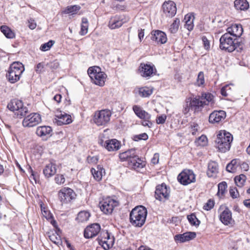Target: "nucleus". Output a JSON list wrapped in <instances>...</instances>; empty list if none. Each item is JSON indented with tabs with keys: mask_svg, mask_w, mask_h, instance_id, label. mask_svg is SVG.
<instances>
[{
	"mask_svg": "<svg viewBox=\"0 0 250 250\" xmlns=\"http://www.w3.org/2000/svg\"><path fill=\"white\" fill-rule=\"evenodd\" d=\"M214 104L213 96L211 93H203L201 95L190 98L189 106L185 110L188 112L191 109L194 112H199L202 111L205 105H212Z\"/></svg>",
	"mask_w": 250,
	"mask_h": 250,
	"instance_id": "f257e3e1",
	"label": "nucleus"
},
{
	"mask_svg": "<svg viewBox=\"0 0 250 250\" xmlns=\"http://www.w3.org/2000/svg\"><path fill=\"white\" fill-rule=\"evenodd\" d=\"M119 157L121 161H127L128 167L131 169L137 170L145 166L144 162L136 155L133 149L120 153Z\"/></svg>",
	"mask_w": 250,
	"mask_h": 250,
	"instance_id": "f03ea898",
	"label": "nucleus"
},
{
	"mask_svg": "<svg viewBox=\"0 0 250 250\" xmlns=\"http://www.w3.org/2000/svg\"><path fill=\"white\" fill-rule=\"evenodd\" d=\"M147 214V209L145 207L137 206L130 213V223L134 227H141L146 222Z\"/></svg>",
	"mask_w": 250,
	"mask_h": 250,
	"instance_id": "7ed1b4c3",
	"label": "nucleus"
},
{
	"mask_svg": "<svg viewBox=\"0 0 250 250\" xmlns=\"http://www.w3.org/2000/svg\"><path fill=\"white\" fill-rule=\"evenodd\" d=\"M232 140L233 137L230 133L221 130L215 141L216 147L220 152H226L229 150Z\"/></svg>",
	"mask_w": 250,
	"mask_h": 250,
	"instance_id": "20e7f679",
	"label": "nucleus"
},
{
	"mask_svg": "<svg viewBox=\"0 0 250 250\" xmlns=\"http://www.w3.org/2000/svg\"><path fill=\"white\" fill-rule=\"evenodd\" d=\"M24 71V67L22 63L14 62L8 68L6 75V78L10 83H14L20 80Z\"/></svg>",
	"mask_w": 250,
	"mask_h": 250,
	"instance_id": "39448f33",
	"label": "nucleus"
},
{
	"mask_svg": "<svg viewBox=\"0 0 250 250\" xmlns=\"http://www.w3.org/2000/svg\"><path fill=\"white\" fill-rule=\"evenodd\" d=\"M87 73L94 84L100 86L104 85L107 75L101 71L100 67L97 66L90 67L88 69Z\"/></svg>",
	"mask_w": 250,
	"mask_h": 250,
	"instance_id": "423d86ee",
	"label": "nucleus"
},
{
	"mask_svg": "<svg viewBox=\"0 0 250 250\" xmlns=\"http://www.w3.org/2000/svg\"><path fill=\"white\" fill-rule=\"evenodd\" d=\"M119 205L118 201L110 197L103 198L100 201L99 206L101 210L105 214H110L112 213L114 208Z\"/></svg>",
	"mask_w": 250,
	"mask_h": 250,
	"instance_id": "0eeeda50",
	"label": "nucleus"
},
{
	"mask_svg": "<svg viewBox=\"0 0 250 250\" xmlns=\"http://www.w3.org/2000/svg\"><path fill=\"white\" fill-rule=\"evenodd\" d=\"M235 41V39L225 33L220 39V48L231 52L237 48V43Z\"/></svg>",
	"mask_w": 250,
	"mask_h": 250,
	"instance_id": "6e6552de",
	"label": "nucleus"
},
{
	"mask_svg": "<svg viewBox=\"0 0 250 250\" xmlns=\"http://www.w3.org/2000/svg\"><path fill=\"white\" fill-rule=\"evenodd\" d=\"M132 109L136 115L141 119L142 125L148 127L152 126V123L151 122V115L149 113L138 105H133Z\"/></svg>",
	"mask_w": 250,
	"mask_h": 250,
	"instance_id": "1a4fd4ad",
	"label": "nucleus"
},
{
	"mask_svg": "<svg viewBox=\"0 0 250 250\" xmlns=\"http://www.w3.org/2000/svg\"><path fill=\"white\" fill-rule=\"evenodd\" d=\"M111 114L108 109L97 111L94 114V122L98 126H104L109 122Z\"/></svg>",
	"mask_w": 250,
	"mask_h": 250,
	"instance_id": "9d476101",
	"label": "nucleus"
},
{
	"mask_svg": "<svg viewBox=\"0 0 250 250\" xmlns=\"http://www.w3.org/2000/svg\"><path fill=\"white\" fill-rule=\"evenodd\" d=\"M7 108L13 112L16 111L15 114L20 117L25 116L28 111L27 107L23 106L21 101L16 99L12 100L8 104Z\"/></svg>",
	"mask_w": 250,
	"mask_h": 250,
	"instance_id": "9b49d317",
	"label": "nucleus"
},
{
	"mask_svg": "<svg viewBox=\"0 0 250 250\" xmlns=\"http://www.w3.org/2000/svg\"><path fill=\"white\" fill-rule=\"evenodd\" d=\"M138 71L142 77L147 79L154 76L157 71L153 64L143 62L140 63Z\"/></svg>",
	"mask_w": 250,
	"mask_h": 250,
	"instance_id": "f8f14e48",
	"label": "nucleus"
},
{
	"mask_svg": "<svg viewBox=\"0 0 250 250\" xmlns=\"http://www.w3.org/2000/svg\"><path fill=\"white\" fill-rule=\"evenodd\" d=\"M178 181L184 186L188 185L195 181V175L191 170L185 169L178 176Z\"/></svg>",
	"mask_w": 250,
	"mask_h": 250,
	"instance_id": "ddd939ff",
	"label": "nucleus"
},
{
	"mask_svg": "<svg viewBox=\"0 0 250 250\" xmlns=\"http://www.w3.org/2000/svg\"><path fill=\"white\" fill-rule=\"evenodd\" d=\"M99 243L105 250H108L114 243V237L107 231H104L99 238Z\"/></svg>",
	"mask_w": 250,
	"mask_h": 250,
	"instance_id": "4468645a",
	"label": "nucleus"
},
{
	"mask_svg": "<svg viewBox=\"0 0 250 250\" xmlns=\"http://www.w3.org/2000/svg\"><path fill=\"white\" fill-rule=\"evenodd\" d=\"M41 121V117L39 114L32 113L24 118L22 125L24 127H31L38 125Z\"/></svg>",
	"mask_w": 250,
	"mask_h": 250,
	"instance_id": "2eb2a0df",
	"label": "nucleus"
},
{
	"mask_svg": "<svg viewBox=\"0 0 250 250\" xmlns=\"http://www.w3.org/2000/svg\"><path fill=\"white\" fill-rule=\"evenodd\" d=\"M162 10L163 14L166 17L172 18L177 12L176 4L172 0L166 1L162 5Z\"/></svg>",
	"mask_w": 250,
	"mask_h": 250,
	"instance_id": "dca6fc26",
	"label": "nucleus"
},
{
	"mask_svg": "<svg viewBox=\"0 0 250 250\" xmlns=\"http://www.w3.org/2000/svg\"><path fill=\"white\" fill-rule=\"evenodd\" d=\"M59 196L62 203H67L75 198L76 194L72 188H62L59 192Z\"/></svg>",
	"mask_w": 250,
	"mask_h": 250,
	"instance_id": "f3484780",
	"label": "nucleus"
},
{
	"mask_svg": "<svg viewBox=\"0 0 250 250\" xmlns=\"http://www.w3.org/2000/svg\"><path fill=\"white\" fill-rule=\"evenodd\" d=\"M226 117V112L223 110H215L210 114L208 118L209 123L212 124H219L222 122Z\"/></svg>",
	"mask_w": 250,
	"mask_h": 250,
	"instance_id": "a211bd4d",
	"label": "nucleus"
},
{
	"mask_svg": "<svg viewBox=\"0 0 250 250\" xmlns=\"http://www.w3.org/2000/svg\"><path fill=\"white\" fill-rule=\"evenodd\" d=\"M55 120L59 125L69 124L72 122L71 116L61 111H58L56 113Z\"/></svg>",
	"mask_w": 250,
	"mask_h": 250,
	"instance_id": "6ab92c4d",
	"label": "nucleus"
},
{
	"mask_svg": "<svg viewBox=\"0 0 250 250\" xmlns=\"http://www.w3.org/2000/svg\"><path fill=\"white\" fill-rule=\"evenodd\" d=\"M101 230L99 224L94 223L87 226L84 231V236L86 238H91L96 236Z\"/></svg>",
	"mask_w": 250,
	"mask_h": 250,
	"instance_id": "aec40b11",
	"label": "nucleus"
},
{
	"mask_svg": "<svg viewBox=\"0 0 250 250\" xmlns=\"http://www.w3.org/2000/svg\"><path fill=\"white\" fill-rule=\"evenodd\" d=\"M99 143L109 151H117L121 146L120 142L115 139L108 140L105 142L101 140Z\"/></svg>",
	"mask_w": 250,
	"mask_h": 250,
	"instance_id": "412c9836",
	"label": "nucleus"
},
{
	"mask_svg": "<svg viewBox=\"0 0 250 250\" xmlns=\"http://www.w3.org/2000/svg\"><path fill=\"white\" fill-rule=\"evenodd\" d=\"M243 32V29L241 24H233L227 29V34L232 37L236 40L237 38L240 37Z\"/></svg>",
	"mask_w": 250,
	"mask_h": 250,
	"instance_id": "4be33fe9",
	"label": "nucleus"
},
{
	"mask_svg": "<svg viewBox=\"0 0 250 250\" xmlns=\"http://www.w3.org/2000/svg\"><path fill=\"white\" fill-rule=\"evenodd\" d=\"M196 236V234L194 232H187L175 235L174 239L175 241L177 243H184L193 239Z\"/></svg>",
	"mask_w": 250,
	"mask_h": 250,
	"instance_id": "5701e85b",
	"label": "nucleus"
},
{
	"mask_svg": "<svg viewBox=\"0 0 250 250\" xmlns=\"http://www.w3.org/2000/svg\"><path fill=\"white\" fill-rule=\"evenodd\" d=\"M151 39L158 43L164 44L167 41L166 34L160 30L153 31L151 33Z\"/></svg>",
	"mask_w": 250,
	"mask_h": 250,
	"instance_id": "b1692460",
	"label": "nucleus"
},
{
	"mask_svg": "<svg viewBox=\"0 0 250 250\" xmlns=\"http://www.w3.org/2000/svg\"><path fill=\"white\" fill-rule=\"evenodd\" d=\"M220 221L225 225L231 224L233 220L232 218V213L228 208H226L220 214Z\"/></svg>",
	"mask_w": 250,
	"mask_h": 250,
	"instance_id": "393cba45",
	"label": "nucleus"
},
{
	"mask_svg": "<svg viewBox=\"0 0 250 250\" xmlns=\"http://www.w3.org/2000/svg\"><path fill=\"white\" fill-rule=\"evenodd\" d=\"M169 191L167 188H156L155 192V196L157 200L163 201L168 198Z\"/></svg>",
	"mask_w": 250,
	"mask_h": 250,
	"instance_id": "a878e982",
	"label": "nucleus"
},
{
	"mask_svg": "<svg viewBox=\"0 0 250 250\" xmlns=\"http://www.w3.org/2000/svg\"><path fill=\"white\" fill-rule=\"evenodd\" d=\"M91 172L94 179L99 181L102 179L103 174L105 173V170L101 166L98 165L96 168L91 169Z\"/></svg>",
	"mask_w": 250,
	"mask_h": 250,
	"instance_id": "bb28decb",
	"label": "nucleus"
},
{
	"mask_svg": "<svg viewBox=\"0 0 250 250\" xmlns=\"http://www.w3.org/2000/svg\"><path fill=\"white\" fill-rule=\"evenodd\" d=\"M52 131V129L49 126H41L37 127L36 134L40 137L50 136Z\"/></svg>",
	"mask_w": 250,
	"mask_h": 250,
	"instance_id": "cd10ccee",
	"label": "nucleus"
},
{
	"mask_svg": "<svg viewBox=\"0 0 250 250\" xmlns=\"http://www.w3.org/2000/svg\"><path fill=\"white\" fill-rule=\"evenodd\" d=\"M56 165L50 163L45 166L43 172L46 177L49 178L54 175L56 173Z\"/></svg>",
	"mask_w": 250,
	"mask_h": 250,
	"instance_id": "c85d7f7f",
	"label": "nucleus"
},
{
	"mask_svg": "<svg viewBox=\"0 0 250 250\" xmlns=\"http://www.w3.org/2000/svg\"><path fill=\"white\" fill-rule=\"evenodd\" d=\"M218 173V165L213 161L210 162L208 165L207 175L208 177H213L216 176Z\"/></svg>",
	"mask_w": 250,
	"mask_h": 250,
	"instance_id": "c756f323",
	"label": "nucleus"
},
{
	"mask_svg": "<svg viewBox=\"0 0 250 250\" xmlns=\"http://www.w3.org/2000/svg\"><path fill=\"white\" fill-rule=\"evenodd\" d=\"M123 22L118 17L115 16L111 18L108 22V27L111 29H114L122 26Z\"/></svg>",
	"mask_w": 250,
	"mask_h": 250,
	"instance_id": "7c9ffc66",
	"label": "nucleus"
},
{
	"mask_svg": "<svg viewBox=\"0 0 250 250\" xmlns=\"http://www.w3.org/2000/svg\"><path fill=\"white\" fill-rule=\"evenodd\" d=\"M60 231L55 230V232H48V236L49 239L54 244L59 245L62 244V240L61 236H60L59 232Z\"/></svg>",
	"mask_w": 250,
	"mask_h": 250,
	"instance_id": "2f4dec72",
	"label": "nucleus"
},
{
	"mask_svg": "<svg viewBox=\"0 0 250 250\" xmlns=\"http://www.w3.org/2000/svg\"><path fill=\"white\" fill-rule=\"evenodd\" d=\"M235 8L239 10H246L249 7V4L247 0H235L234 1Z\"/></svg>",
	"mask_w": 250,
	"mask_h": 250,
	"instance_id": "473e14b6",
	"label": "nucleus"
},
{
	"mask_svg": "<svg viewBox=\"0 0 250 250\" xmlns=\"http://www.w3.org/2000/svg\"><path fill=\"white\" fill-rule=\"evenodd\" d=\"M90 216L89 212L85 210L81 211L78 214L76 220L79 223H83L88 221Z\"/></svg>",
	"mask_w": 250,
	"mask_h": 250,
	"instance_id": "72a5a7b5",
	"label": "nucleus"
},
{
	"mask_svg": "<svg viewBox=\"0 0 250 250\" xmlns=\"http://www.w3.org/2000/svg\"><path fill=\"white\" fill-rule=\"evenodd\" d=\"M0 31L7 38L13 39L15 37L14 32L6 25L1 26Z\"/></svg>",
	"mask_w": 250,
	"mask_h": 250,
	"instance_id": "f704fd0d",
	"label": "nucleus"
},
{
	"mask_svg": "<svg viewBox=\"0 0 250 250\" xmlns=\"http://www.w3.org/2000/svg\"><path fill=\"white\" fill-rule=\"evenodd\" d=\"M238 160L237 159L232 160L226 167V170L231 173L235 172L239 167Z\"/></svg>",
	"mask_w": 250,
	"mask_h": 250,
	"instance_id": "c9c22d12",
	"label": "nucleus"
},
{
	"mask_svg": "<svg viewBox=\"0 0 250 250\" xmlns=\"http://www.w3.org/2000/svg\"><path fill=\"white\" fill-rule=\"evenodd\" d=\"M153 89L148 87H143L139 88V94L142 97H147L152 94Z\"/></svg>",
	"mask_w": 250,
	"mask_h": 250,
	"instance_id": "e433bc0d",
	"label": "nucleus"
},
{
	"mask_svg": "<svg viewBox=\"0 0 250 250\" xmlns=\"http://www.w3.org/2000/svg\"><path fill=\"white\" fill-rule=\"evenodd\" d=\"M28 171L30 174L29 176V180L30 182L32 183L33 186H35L34 184H37L39 183L40 181L39 179V176L37 173L35 172L33 169H32L31 167H29Z\"/></svg>",
	"mask_w": 250,
	"mask_h": 250,
	"instance_id": "4c0bfd02",
	"label": "nucleus"
},
{
	"mask_svg": "<svg viewBox=\"0 0 250 250\" xmlns=\"http://www.w3.org/2000/svg\"><path fill=\"white\" fill-rule=\"evenodd\" d=\"M88 21L86 18H83L82 20L81 28L80 34L81 35H85L88 31Z\"/></svg>",
	"mask_w": 250,
	"mask_h": 250,
	"instance_id": "58836bf2",
	"label": "nucleus"
},
{
	"mask_svg": "<svg viewBox=\"0 0 250 250\" xmlns=\"http://www.w3.org/2000/svg\"><path fill=\"white\" fill-rule=\"evenodd\" d=\"M180 22V19L176 18L173 23L170 25L169 31L172 34L176 33L178 30Z\"/></svg>",
	"mask_w": 250,
	"mask_h": 250,
	"instance_id": "ea45409f",
	"label": "nucleus"
},
{
	"mask_svg": "<svg viewBox=\"0 0 250 250\" xmlns=\"http://www.w3.org/2000/svg\"><path fill=\"white\" fill-rule=\"evenodd\" d=\"M246 177L244 174H240L239 176H237L234 178L235 183L237 186L241 188L243 187L246 181Z\"/></svg>",
	"mask_w": 250,
	"mask_h": 250,
	"instance_id": "a19ab883",
	"label": "nucleus"
},
{
	"mask_svg": "<svg viewBox=\"0 0 250 250\" xmlns=\"http://www.w3.org/2000/svg\"><path fill=\"white\" fill-rule=\"evenodd\" d=\"M81 9L79 5H74L68 6L66 7L64 12L66 14L71 13L72 14H75Z\"/></svg>",
	"mask_w": 250,
	"mask_h": 250,
	"instance_id": "79ce46f5",
	"label": "nucleus"
},
{
	"mask_svg": "<svg viewBox=\"0 0 250 250\" xmlns=\"http://www.w3.org/2000/svg\"><path fill=\"white\" fill-rule=\"evenodd\" d=\"M187 218L192 226H198L200 223V221L197 218L194 213L188 215Z\"/></svg>",
	"mask_w": 250,
	"mask_h": 250,
	"instance_id": "37998d69",
	"label": "nucleus"
},
{
	"mask_svg": "<svg viewBox=\"0 0 250 250\" xmlns=\"http://www.w3.org/2000/svg\"><path fill=\"white\" fill-rule=\"evenodd\" d=\"M207 138L205 135H202L198 138L196 141L197 146H205L207 143Z\"/></svg>",
	"mask_w": 250,
	"mask_h": 250,
	"instance_id": "c03bdc74",
	"label": "nucleus"
},
{
	"mask_svg": "<svg viewBox=\"0 0 250 250\" xmlns=\"http://www.w3.org/2000/svg\"><path fill=\"white\" fill-rule=\"evenodd\" d=\"M54 42V41L50 40L48 42L42 44L40 47V49L43 51H47L50 49Z\"/></svg>",
	"mask_w": 250,
	"mask_h": 250,
	"instance_id": "a18cd8bd",
	"label": "nucleus"
},
{
	"mask_svg": "<svg viewBox=\"0 0 250 250\" xmlns=\"http://www.w3.org/2000/svg\"><path fill=\"white\" fill-rule=\"evenodd\" d=\"M197 84L200 86L204 84L205 83L204 75L203 72L201 71L198 73L197 79Z\"/></svg>",
	"mask_w": 250,
	"mask_h": 250,
	"instance_id": "49530a36",
	"label": "nucleus"
},
{
	"mask_svg": "<svg viewBox=\"0 0 250 250\" xmlns=\"http://www.w3.org/2000/svg\"><path fill=\"white\" fill-rule=\"evenodd\" d=\"M148 135L146 133H143L139 135H136L133 136V139L135 141L143 140H146L148 139Z\"/></svg>",
	"mask_w": 250,
	"mask_h": 250,
	"instance_id": "de8ad7c7",
	"label": "nucleus"
},
{
	"mask_svg": "<svg viewBox=\"0 0 250 250\" xmlns=\"http://www.w3.org/2000/svg\"><path fill=\"white\" fill-rule=\"evenodd\" d=\"M214 206V202L212 199H209L208 202L204 205L203 208L206 210H209Z\"/></svg>",
	"mask_w": 250,
	"mask_h": 250,
	"instance_id": "09e8293b",
	"label": "nucleus"
},
{
	"mask_svg": "<svg viewBox=\"0 0 250 250\" xmlns=\"http://www.w3.org/2000/svg\"><path fill=\"white\" fill-rule=\"evenodd\" d=\"M41 210L42 212V214L43 216L46 218V219L49 220L52 219L53 216L52 214L50 213V212L47 209H45V208H42L41 206Z\"/></svg>",
	"mask_w": 250,
	"mask_h": 250,
	"instance_id": "8fccbe9b",
	"label": "nucleus"
},
{
	"mask_svg": "<svg viewBox=\"0 0 250 250\" xmlns=\"http://www.w3.org/2000/svg\"><path fill=\"white\" fill-rule=\"evenodd\" d=\"M231 90L230 87L229 85H226L223 87L221 89V93L224 96H227Z\"/></svg>",
	"mask_w": 250,
	"mask_h": 250,
	"instance_id": "3c124183",
	"label": "nucleus"
},
{
	"mask_svg": "<svg viewBox=\"0 0 250 250\" xmlns=\"http://www.w3.org/2000/svg\"><path fill=\"white\" fill-rule=\"evenodd\" d=\"M167 119V116L165 114L159 116L156 118V123L157 124H163L165 123Z\"/></svg>",
	"mask_w": 250,
	"mask_h": 250,
	"instance_id": "603ef678",
	"label": "nucleus"
},
{
	"mask_svg": "<svg viewBox=\"0 0 250 250\" xmlns=\"http://www.w3.org/2000/svg\"><path fill=\"white\" fill-rule=\"evenodd\" d=\"M55 181L58 184H62L64 183L65 181V178L62 175H57L55 178Z\"/></svg>",
	"mask_w": 250,
	"mask_h": 250,
	"instance_id": "864d4df0",
	"label": "nucleus"
},
{
	"mask_svg": "<svg viewBox=\"0 0 250 250\" xmlns=\"http://www.w3.org/2000/svg\"><path fill=\"white\" fill-rule=\"evenodd\" d=\"M229 193L230 196L233 198H236L239 196V193L237 191V188H230Z\"/></svg>",
	"mask_w": 250,
	"mask_h": 250,
	"instance_id": "5fc2aeb1",
	"label": "nucleus"
},
{
	"mask_svg": "<svg viewBox=\"0 0 250 250\" xmlns=\"http://www.w3.org/2000/svg\"><path fill=\"white\" fill-rule=\"evenodd\" d=\"M191 127V132L192 135H196V132L198 130V125L197 124L193 123L190 125Z\"/></svg>",
	"mask_w": 250,
	"mask_h": 250,
	"instance_id": "6e6d98bb",
	"label": "nucleus"
},
{
	"mask_svg": "<svg viewBox=\"0 0 250 250\" xmlns=\"http://www.w3.org/2000/svg\"><path fill=\"white\" fill-rule=\"evenodd\" d=\"M28 27L30 29L33 30L34 29L36 26L37 24L35 21L32 19H30L28 20Z\"/></svg>",
	"mask_w": 250,
	"mask_h": 250,
	"instance_id": "4d7b16f0",
	"label": "nucleus"
},
{
	"mask_svg": "<svg viewBox=\"0 0 250 250\" xmlns=\"http://www.w3.org/2000/svg\"><path fill=\"white\" fill-rule=\"evenodd\" d=\"M159 161V154L156 153L154 154L153 158L151 159V163L154 165L157 164Z\"/></svg>",
	"mask_w": 250,
	"mask_h": 250,
	"instance_id": "13d9d810",
	"label": "nucleus"
},
{
	"mask_svg": "<svg viewBox=\"0 0 250 250\" xmlns=\"http://www.w3.org/2000/svg\"><path fill=\"white\" fill-rule=\"evenodd\" d=\"M227 191L226 188H218L217 195L219 198L223 197Z\"/></svg>",
	"mask_w": 250,
	"mask_h": 250,
	"instance_id": "bf43d9fd",
	"label": "nucleus"
},
{
	"mask_svg": "<svg viewBox=\"0 0 250 250\" xmlns=\"http://www.w3.org/2000/svg\"><path fill=\"white\" fill-rule=\"evenodd\" d=\"M186 26L188 30L190 31V30H192V29L193 28L192 21H191L189 19H188L186 21Z\"/></svg>",
	"mask_w": 250,
	"mask_h": 250,
	"instance_id": "052dcab7",
	"label": "nucleus"
},
{
	"mask_svg": "<svg viewBox=\"0 0 250 250\" xmlns=\"http://www.w3.org/2000/svg\"><path fill=\"white\" fill-rule=\"evenodd\" d=\"M202 41L205 48L208 49L209 48V42L206 37H203Z\"/></svg>",
	"mask_w": 250,
	"mask_h": 250,
	"instance_id": "680f3d73",
	"label": "nucleus"
},
{
	"mask_svg": "<svg viewBox=\"0 0 250 250\" xmlns=\"http://www.w3.org/2000/svg\"><path fill=\"white\" fill-rule=\"evenodd\" d=\"M43 64L42 63H39L36 67V68H35V70L36 72H41L42 70V69H43Z\"/></svg>",
	"mask_w": 250,
	"mask_h": 250,
	"instance_id": "e2e57ef3",
	"label": "nucleus"
},
{
	"mask_svg": "<svg viewBox=\"0 0 250 250\" xmlns=\"http://www.w3.org/2000/svg\"><path fill=\"white\" fill-rule=\"evenodd\" d=\"M144 37V29H140L138 31V37L140 39V41H141L142 39H143Z\"/></svg>",
	"mask_w": 250,
	"mask_h": 250,
	"instance_id": "0e129e2a",
	"label": "nucleus"
},
{
	"mask_svg": "<svg viewBox=\"0 0 250 250\" xmlns=\"http://www.w3.org/2000/svg\"><path fill=\"white\" fill-rule=\"evenodd\" d=\"M53 99L56 101L57 103H60L62 99V95L60 94H57L54 97Z\"/></svg>",
	"mask_w": 250,
	"mask_h": 250,
	"instance_id": "69168bd1",
	"label": "nucleus"
},
{
	"mask_svg": "<svg viewBox=\"0 0 250 250\" xmlns=\"http://www.w3.org/2000/svg\"><path fill=\"white\" fill-rule=\"evenodd\" d=\"M59 65V64L58 62L54 61L53 62H50L49 63V66L50 67L56 68H57Z\"/></svg>",
	"mask_w": 250,
	"mask_h": 250,
	"instance_id": "338daca9",
	"label": "nucleus"
},
{
	"mask_svg": "<svg viewBox=\"0 0 250 250\" xmlns=\"http://www.w3.org/2000/svg\"><path fill=\"white\" fill-rule=\"evenodd\" d=\"M244 205L248 208H250V199L245 200L243 202Z\"/></svg>",
	"mask_w": 250,
	"mask_h": 250,
	"instance_id": "774afa93",
	"label": "nucleus"
}]
</instances>
